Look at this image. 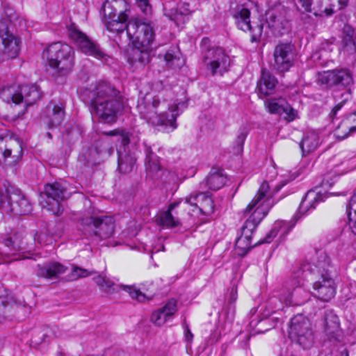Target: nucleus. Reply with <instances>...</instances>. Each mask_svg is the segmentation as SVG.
Segmentation results:
<instances>
[{"instance_id":"obj_1","label":"nucleus","mask_w":356,"mask_h":356,"mask_svg":"<svg viewBox=\"0 0 356 356\" xmlns=\"http://www.w3.org/2000/svg\"><path fill=\"white\" fill-rule=\"evenodd\" d=\"M277 181V179L264 180L257 195L245 209L244 214L248 218L235 243L236 248L241 250L238 254L244 255L252 248L251 241L254 231L274 205L272 200L273 195L286 184Z\"/></svg>"},{"instance_id":"obj_2","label":"nucleus","mask_w":356,"mask_h":356,"mask_svg":"<svg viewBox=\"0 0 356 356\" xmlns=\"http://www.w3.org/2000/svg\"><path fill=\"white\" fill-rule=\"evenodd\" d=\"M91 115L106 123L115 121L117 115L123 109L124 99L120 92L111 83L98 82L88 93Z\"/></svg>"},{"instance_id":"obj_3","label":"nucleus","mask_w":356,"mask_h":356,"mask_svg":"<svg viewBox=\"0 0 356 356\" xmlns=\"http://www.w3.org/2000/svg\"><path fill=\"white\" fill-rule=\"evenodd\" d=\"M138 111L140 116L154 127L164 131L175 130L176 119L179 115V104L170 105L161 101L159 96L147 94L138 101Z\"/></svg>"},{"instance_id":"obj_4","label":"nucleus","mask_w":356,"mask_h":356,"mask_svg":"<svg viewBox=\"0 0 356 356\" xmlns=\"http://www.w3.org/2000/svg\"><path fill=\"white\" fill-rule=\"evenodd\" d=\"M354 79L352 72L347 68H336L324 71L318 76V83L327 88L344 90L341 94V101L338 102L330 113L334 118L338 111L351 98L350 87L353 84Z\"/></svg>"},{"instance_id":"obj_5","label":"nucleus","mask_w":356,"mask_h":356,"mask_svg":"<svg viewBox=\"0 0 356 356\" xmlns=\"http://www.w3.org/2000/svg\"><path fill=\"white\" fill-rule=\"evenodd\" d=\"M355 191L354 186L349 183L338 181L335 179H322L321 183L316 186L314 190L309 191L302 201L300 206V211L309 207L314 209L315 204L323 201L326 194L335 195H345L347 193Z\"/></svg>"},{"instance_id":"obj_6","label":"nucleus","mask_w":356,"mask_h":356,"mask_svg":"<svg viewBox=\"0 0 356 356\" xmlns=\"http://www.w3.org/2000/svg\"><path fill=\"white\" fill-rule=\"evenodd\" d=\"M43 56L46 57L50 67L54 69L60 75L68 74L74 65V50L64 43L54 42L44 50Z\"/></svg>"},{"instance_id":"obj_7","label":"nucleus","mask_w":356,"mask_h":356,"mask_svg":"<svg viewBox=\"0 0 356 356\" xmlns=\"http://www.w3.org/2000/svg\"><path fill=\"white\" fill-rule=\"evenodd\" d=\"M40 97L41 92L35 84L8 86L0 93V99L3 102L8 104H23L24 108L34 104Z\"/></svg>"},{"instance_id":"obj_8","label":"nucleus","mask_w":356,"mask_h":356,"mask_svg":"<svg viewBox=\"0 0 356 356\" xmlns=\"http://www.w3.org/2000/svg\"><path fill=\"white\" fill-rule=\"evenodd\" d=\"M76 192L75 189L67 186L65 181L47 184L44 188L45 198L40 200V205L53 214L60 216L63 212L60 201L68 198Z\"/></svg>"},{"instance_id":"obj_9","label":"nucleus","mask_w":356,"mask_h":356,"mask_svg":"<svg viewBox=\"0 0 356 356\" xmlns=\"http://www.w3.org/2000/svg\"><path fill=\"white\" fill-rule=\"evenodd\" d=\"M83 234L92 241L98 242L113 236L115 224L108 216H89L81 220Z\"/></svg>"},{"instance_id":"obj_10","label":"nucleus","mask_w":356,"mask_h":356,"mask_svg":"<svg viewBox=\"0 0 356 356\" xmlns=\"http://www.w3.org/2000/svg\"><path fill=\"white\" fill-rule=\"evenodd\" d=\"M203 63L213 75L227 72L230 65V58L225 50L219 47H211V41L204 38L201 42Z\"/></svg>"},{"instance_id":"obj_11","label":"nucleus","mask_w":356,"mask_h":356,"mask_svg":"<svg viewBox=\"0 0 356 356\" xmlns=\"http://www.w3.org/2000/svg\"><path fill=\"white\" fill-rule=\"evenodd\" d=\"M23 156L22 141L8 133L0 135V163L15 166Z\"/></svg>"},{"instance_id":"obj_12","label":"nucleus","mask_w":356,"mask_h":356,"mask_svg":"<svg viewBox=\"0 0 356 356\" xmlns=\"http://www.w3.org/2000/svg\"><path fill=\"white\" fill-rule=\"evenodd\" d=\"M271 66L278 73H285L295 65L296 49L291 42H280L274 48Z\"/></svg>"},{"instance_id":"obj_13","label":"nucleus","mask_w":356,"mask_h":356,"mask_svg":"<svg viewBox=\"0 0 356 356\" xmlns=\"http://www.w3.org/2000/svg\"><path fill=\"white\" fill-rule=\"evenodd\" d=\"M289 334L305 349L310 348L313 346L314 336L311 322L302 314L291 319Z\"/></svg>"},{"instance_id":"obj_14","label":"nucleus","mask_w":356,"mask_h":356,"mask_svg":"<svg viewBox=\"0 0 356 356\" xmlns=\"http://www.w3.org/2000/svg\"><path fill=\"white\" fill-rule=\"evenodd\" d=\"M126 31L129 40L141 47H149L154 39V31L150 24L137 19L129 21Z\"/></svg>"},{"instance_id":"obj_15","label":"nucleus","mask_w":356,"mask_h":356,"mask_svg":"<svg viewBox=\"0 0 356 356\" xmlns=\"http://www.w3.org/2000/svg\"><path fill=\"white\" fill-rule=\"evenodd\" d=\"M68 35L85 54L92 56L97 59L106 60L107 55L100 49L99 45L80 31L74 24L67 26Z\"/></svg>"},{"instance_id":"obj_16","label":"nucleus","mask_w":356,"mask_h":356,"mask_svg":"<svg viewBox=\"0 0 356 356\" xmlns=\"http://www.w3.org/2000/svg\"><path fill=\"white\" fill-rule=\"evenodd\" d=\"M94 281L100 289L107 294H113L122 289L127 292L132 299L139 302H145L152 298L141 292L135 285H118L109 278L102 275L95 277Z\"/></svg>"},{"instance_id":"obj_17","label":"nucleus","mask_w":356,"mask_h":356,"mask_svg":"<svg viewBox=\"0 0 356 356\" xmlns=\"http://www.w3.org/2000/svg\"><path fill=\"white\" fill-rule=\"evenodd\" d=\"M26 249L16 234L5 239L3 247L0 248V264L31 258L26 253Z\"/></svg>"},{"instance_id":"obj_18","label":"nucleus","mask_w":356,"mask_h":356,"mask_svg":"<svg viewBox=\"0 0 356 356\" xmlns=\"http://www.w3.org/2000/svg\"><path fill=\"white\" fill-rule=\"evenodd\" d=\"M238 27L244 31H249L251 33V42L260 41L263 34L264 24L262 22L250 23V11L243 6H237L233 13Z\"/></svg>"},{"instance_id":"obj_19","label":"nucleus","mask_w":356,"mask_h":356,"mask_svg":"<svg viewBox=\"0 0 356 356\" xmlns=\"http://www.w3.org/2000/svg\"><path fill=\"white\" fill-rule=\"evenodd\" d=\"M287 10L282 6H277L266 13L268 28L275 36H281L289 31V23L286 18Z\"/></svg>"},{"instance_id":"obj_20","label":"nucleus","mask_w":356,"mask_h":356,"mask_svg":"<svg viewBox=\"0 0 356 356\" xmlns=\"http://www.w3.org/2000/svg\"><path fill=\"white\" fill-rule=\"evenodd\" d=\"M122 145L118 149V170L122 175H127L135 168L136 158L129 147V134L122 130L119 131Z\"/></svg>"},{"instance_id":"obj_21","label":"nucleus","mask_w":356,"mask_h":356,"mask_svg":"<svg viewBox=\"0 0 356 356\" xmlns=\"http://www.w3.org/2000/svg\"><path fill=\"white\" fill-rule=\"evenodd\" d=\"M330 266V259L328 255L325 252H321L316 258L312 259L311 262L304 263L300 269L297 272V277L300 276V273L303 278H306L307 274L318 275L320 277L330 276L328 268Z\"/></svg>"},{"instance_id":"obj_22","label":"nucleus","mask_w":356,"mask_h":356,"mask_svg":"<svg viewBox=\"0 0 356 356\" xmlns=\"http://www.w3.org/2000/svg\"><path fill=\"white\" fill-rule=\"evenodd\" d=\"M299 2L306 12L313 13L316 16L332 15L337 3L341 5L339 8L343 6L342 0H299Z\"/></svg>"},{"instance_id":"obj_23","label":"nucleus","mask_w":356,"mask_h":356,"mask_svg":"<svg viewBox=\"0 0 356 356\" xmlns=\"http://www.w3.org/2000/svg\"><path fill=\"white\" fill-rule=\"evenodd\" d=\"M9 193L8 207L15 214L26 215L32 210L31 204L28 197L19 188L11 187L7 191Z\"/></svg>"},{"instance_id":"obj_24","label":"nucleus","mask_w":356,"mask_h":356,"mask_svg":"<svg viewBox=\"0 0 356 356\" xmlns=\"http://www.w3.org/2000/svg\"><path fill=\"white\" fill-rule=\"evenodd\" d=\"M19 38L8 32L1 36L0 44V63L16 58L20 51Z\"/></svg>"},{"instance_id":"obj_25","label":"nucleus","mask_w":356,"mask_h":356,"mask_svg":"<svg viewBox=\"0 0 356 356\" xmlns=\"http://www.w3.org/2000/svg\"><path fill=\"white\" fill-rule=\"evenodd\" d=\"M314 296L318 299L328 302L334 297L336 285L330 276L319 277L318 280L313 284Z\"/></svg>"},{"instance_id":"obj_26","label":"nucleus","mask_w":356,"mask_h":356,"mask_svg":"<svg viewBox=\"0 0 356 356\" xmlns=\"http://www.w3.org/2000/svg\"><path fill=\"white\" fill-rule=\"evenodd\" d=\"M186 202L197 207L201 213L210 216L214 211V204L212 198L204 193L186 197Z\"/></svg>"},{"instance_id":"obj_27","label":"nucleus","mask_w":356,"mask_h":356,"mask_svg":"<svg viewBox=\"0 0 356 356\" xmlns=\"http://www.w3.org/2000/svg\"><path fill=\"white\" fill-rule=\"evenodd\" d=\"M299 280L298 284L299 286L293 288L291 291H289L287 296H282L281 300L284 301L289 306H298L305 303L309 298L310 293L305 289L301 287L303 284V280Z\"/></svg>"},{"instance_id":"obj_28","label":"nucleus","mask_w":356,"mask_h":356,"mask_svg":"<svg viewBox=\"0 0 356 356\" xmlns=\"http://www.w3.org/2000/svg\"><path fill=\"white\" fill-rule=\"evenodd\" d=\"M145 152L146 155L145 165L147 176H168V175L166 174L168 171L161 168L159 157L152 152L151 147L145 146Z\"/></svg>"},{"instance_id":"obj_29","label":"nucleus","mask_w":356,"mask_h":356,"mask_svg":"<svg viewBox=\"0 0 356 356\" xmlns=\"http://www.w3.org/2000/svg\"><path fill=\"white\" fill-rule=\"evenodd\" d=\"M277 83V79L268 71L263 69L257 86L259 97L263 98L272 94Z\"/></svg>"},{"instance_id":"obj_30","label":"nucleus","mask_w":356,"mask_h":356,"mask_svg":"<svg viewBox=\"0 0 356 356\" xmlns=\"http://www.w3.org/2000/svg\"><path fill=\"white\" fill-rule=\"evenodd\" d=\"M67 268L63 264L57 262L51 263L44 266L38 265L37 266L36 274L38 276L53 279L57 278L60 275L64 274Z\"/></svg>"},{"instance_id":"obj_31","label":"nucleus","mask_w":356,"mask_h":356,"mask_svg":"<svg viewBox=\"0 0 356 356\" xmlns=\"http://www.w3.org/2000/svg\"><path fill=\"white\" fill-rule=\"evenodd\" d=\"M150 59L148 47L142 48L138 47L132 49L128 57V62L136 67H142L148 64Z\"/></svg>"},{"instance_id":"obj_32","label":"nucleus","mask_w":356,"mask_h":356,"mask_svg":"<svg viewBox=\"0 0 356 356\" xmlns=\"http://www.w3.org/2000/svg\"><path fill=\"white\" fill-rule=\"evenodd\" d=\"M179 204V202L170 204L167 211L161 212L159 215L157 221L161 225L167 228H173L180 225V220L172 213V211Z\"/></svg>"},{"instance_id":"obj_33","label":"nucleus","mask_w":356,"mask_h":356,"mask_svg":"<svg viewBox=\"0 0 356 356\" xmlns=\"http://www.w3.org/2000/svg\"><path fill=\"white\" fill-rule=\"evenodd\" d=\"M319 145L318 135L314 132H308L302 138L300 143V147L302 149V155L306 156L314 152Z\"/></svg>"},{"instance_id":"obj_34","label":"nucleus","mask_w":356,"mask_h":356,"mask_svg":"<svg viewBox=\"0 0 356 356\" xmlns=\"http://www.w3.org/2000/svg\"><path fill=\"white\" fill-rule=\"evenodd\" d=\"M111 9H115L121 15H128L129 5L126 0H107L103 6L104 15H110Z\"/></svg>"},{"instance_id":"obj_35","label":"nucleus","mask_w":356,"mask_h":356,"mask_svg":"<svg viewBox=\"0 0 356 356\" xmlns=\"http://www.w3.org/2000/svg\"><path fill=\"white\" fill-rule=\"evenodd\" d=\"M294 226V224L286 221H277L273 229L266 236L261 243H269L280 232L282 235L286 234Z\"/></svg>"},{"instance_id":"obj_36","label":"nucleus","mask_w":356,"mask_h":356,"mask_svg":"<svg viewBox=\"0 0 356 356\" xmlns=\"http://www.w3.org/2000/svg\"><path fill=\"white\" fill-rule=\"evenodd\" d=\"M354 30L349 26L343 29L342 48L348 54L356 53V44L353 39Z\"/></svg>"},{"instance_id":"obj_37","label":"nucleus","mask_w":356,"mask_h":356,"mask_svg":"<svg viewBox=\"0 0 356 356\" xmlns=\"http://www.w3.org/2000/svg\"><path fill=\"white\" fill-rule=\"evenodd\" d=\"M324 331L330 339L337 337L339 332V321L337 316L332 313L326 314Z\"/></svg>"},{"instance_id":"obj_38","label":"nucleus","mask_w":356,"mask_h":356,"mask_svg":"<svg viewBox=\"0 0 356 356\" xmlns=\"http://www.w3.org/2000/svg\"><path fill=\"white\" fill-rule=\"evenodd\" d=\"M188 7V4L183 3L179 4L175 10H170L166 12L165 15L179 26L180 23L184 22L185 16L189 13Z\"/></svg>"},{"instance_id":"obj_39","label":"nucleus","mask_w":356,"mask_h":356,"mask_svg":"<svg viewBox=\"0 0 356 356\" xmlns=\"http://www.w3.org/2000/svg\"><path fill=\"white\" fill-rule=\"evenodd\" d=\"M65 112L62 104L54 105L51 114L49 115L48 127L53 128L60 125L64 119Z\"/></svg>"},{"instance_id":"obj_40","label":"nucleus","mask_w":356,"mask_h":356,"mask_svg":"<svg viewBox=\"0 0 356 356\" xmlns=\"http://www.w3.org/2000/svg\"><path fill=\"white\" fill-rule=\"evenodd\" d=\"M356 131V126H350L348 120H342L335 128L334 136L339 140L346 138L350 133Z\"/></svg>"},{"instance_id":"obj_41","label":"nucleus","mask_w":356,"mask_h":356,"mask_svg":"<svg viewBox=\"0 0 356 356\" xmlns=\"http://www.w3.org/2000/svg\"><path fill=\"white\" fill-rule=\"evenodd\" d=\"M286 101L283 98L268 99L265 101V106L269 113L272 114H282V111L285 105Z\"/></svg>"},{"instance_id":"obj_42","label":"nucleus","mask_w":356,"mask_h":356,"mask_svg":"<svg viewBox=\"0 0 356 356\" xmlns=\"http://www.w3.org/2000/svg\"><path fill=\"white\" fill-rule=\"evenodd\" d=\"M127 20L122 19H112L104 20L106 29L111 32L122 33L126 30Z\"/></svg>"},{"instance_id":"obj_43","label":"nucleus","mask_w":356,"mask_h":356,"mask_svg":"<svg viewBox=\"0 0 356 356\" xmlns=\"http://www.w3.org/2000/svg\"><path fill=\"white\" fill-rule=\"evenodd\" d=\"M164 59L166 62V65L172 68H179L184 64V61L179 55L172 51L165 53Z\"/></svg>"},{"instance_id":"obj_44","label":"nucleus","mask_w":356,"mask_h":356,"mask_svg":"<svg viewBox=\"0 0 356 356\" xmlns=\"http://www.w3.org/2000/svg\"><path fill=\"white\" fill-rule=\"evenodd\" d=\"M348 218L351 230L356 235V195L352 197L350 200Z\"/></svg>"},{"instance_id":"obj_45","label":"nucleus","mask_w":356,"mask_h":356,"mask_svg":"<svg viewBox=\"0 0 356 356\" xmlns=\"http://www.w3.org/2000/svg\"><path fill=\"white\" fill-rule=\"evenodd\" d=\"M248 136L245 129H240L238 136L234 143V150L236 154H241L243 150V145Z\"/></svg>"},{"instance_id":"obj_46","label":"nucleus","mask_w":356,"mask_h":356,"mask_svg":"<svg viewBox=\"0 0 356 356\" xmlns=\"http://www.w3.org/2000/svg\"><path fill=\"white\" fill-rule=\"evenodd\" d=\"M161 310L163 312L168 319L172 317L177 311V300L175 299L168 300L166 304L162 308H161Z\"/></svg>"},{"instance_id":"obj_47","label":"nucleus","mask_w":356,"mask_h":356,"mask_svg":"<svg viewBox=\"0 0 356 356\" xmlns=\"http://www.w3.org/2000/svg\"><path fill=\"white\" fill-rule=\"evenodd\" d=\"M91 275L86 269H83L79 267H74L70 274L67 275L68 281H74L81 277H86Z\"/></svg>"},{"instance_id":"obj_48","label":"nucleus","mask_w":356,"mask_h":356,"mask_svg":"<svg viewBox=\"0 0 356 356\" xmlns=\"http://www.w3.org/2000/svg\"><path fill=\"white\" fill-rule=\"evenodd\" d=\"M168 320V318L165 316L161 309L154 311L150 317L151 322L157 326L163 325Z\"/></svg>"},{"instance_id":"obj_49","label":"nucleus","mask_w":356,"mask_h":356,"mask_svg":"<svg viewBox=\"0 0 356 356\" xmlns=\"http://www.w3.org/2000/svg\"><path fill=\"white\" fill-rule=\"evenodd\" d=\"M34 241L40 245H45L51 241V237L45 232H40L35 233Z\"/></svg>"},{"instance_id":"obj_50","label":"nucleus","mask_w":356,"mask_h":356,"mask_svg":"<svg viewBox=\"0 0 356 356\" xmlns=\"http://www.w3.org/2000/svg\"><path fill=\"white\" fill-rule=\"evenodd\" d=\"M282 113L286 114L285 119L288 121H293L297 117V111L292 108L286 102L284 106Z\"/></svg>"},{"instance_id":"obj_51","label":"nucleus","mask_w":356,"mask_h":356,"mask_svg":"<svg viewBox=\"0 0 356 356\" xmlns=\"http://www.w3.org/2000/svg\"><path fill=\"white\" fill-rule=\"evenodd\" d=\"M12 186H8L6 188L0 187V207L8 206V202L9 201V193L7 192L8 190L11 189Z\"/></svg>"},{"instance_id":"obj_52","label":"nucleus","mask_w":356,"mask_h":356,"mask_svg":"<svg viewBox=\"0 0 356 356\" xmlns=\"http://www.w3.org/2000/svg\"><path fill=\"white\" fill-rule=\"evenodd\" d=\"M138 6L145 14L149 15L152 12V7L149 0H136Z\"/></svg>"},{"instance_id":"obj_53","label":"nucleus","mask_w":356,"mask_h":356,"mask_svg":"<svg viewBox=\"0 0 356 356\" xmlns=\"http://www.w3.org/2000/svg\"><path fill=\"white\" fill-rule=\"evenodd\" d=\"M223 179H207L206 184L213 191L220 189L225 184Z\"/></svg>"},{"instance_id":"obj_54","label":"nucleus","mask_w":356,"mask_h":356,"mask_svg":"<svg viewBox=\"0 0 356 356\" xmlns=\"http://www.w3.org/2000/svg\"><path fill=\"white\" fill-rule=\"evenodd\" d=\"M110 15H104V20L112 19H122V20H127L128 15H121L120 13L115 12V9H111Z\"/></svg>"},{"instance_id":"obj_55","label":"nucleus","mask_w":356,"mask_h":356,"mask_svg":"<svg viewBox=\"0 0 356 356\" xmlns=\"http://www.w3.org/2000/svg\"><path fill=\"white\" fill-rule=\"evenodd\" d=\"M224 170L220 167H213L209 172V178H222Z\"/></svg>"},{"instance_id":"obj_56","label":"nucleus","mask_w":356,"mask_h":356,"mask_svg":"<svg viewBox=\"0 0 356 356\" xmlns=\"http://www.w3.org/2000/svg\"><path fill=\"white\" fill-rule=\"evenodd\" d=\"M193 337V334L191 332L188 325L186 326L185 329V338L187 341H191Z\"/></svg>"},{"instance_id":"obj_57","label":"nucleus","mask_w":356,"mask_h":356,"mask_svg":"<svg viewBox=\"0 0 356 356\" xmlns=\"http://www.w3.org/2000/svg\"><path fill=\"white\" fill-rule=\"evenodd\" d=\"M236 292L235 293H233V291L232 292V298L233 299V300H236Z\"/></svg>"},{"instance_id":"obj_58","label":"nucleus","mask_w":356,"mask_h":356,"mask_svg":"<svg viewBox=\"0 0 356 356\" xmlns=\"http://www.w3.org/2000/svg\"><path fill=\"white\" fill-rule=\"evenodd\" d=\"M115 131H111L108 135H111V136H113V135H115Z\"/></svg>"},{"instance_id":"obj_59","label":"nucleus","mask_w":356,"mask_h":356,"mask_svg":"<svg viewBox=\"0 0 356 356\" xmlns=\"http://www.w3.org/2000/svg\"><path fill=\"white\" fill-rule=\"evenodd\" d=\"M47 135L48 138H52V136H51V133L47 132Z\"/></svg>"},{"instance_id":"obj_60","label":"nucleus","mask_w":356,"mask_h":356,"mask_svg":"<svg viewBox=\"0 0 356 356\" xmlns=\"http://www.w3.org/2000/svg\"><path fill=\"white\" fill-rule=\"evenodd\" d=\"M2 347H3V345L1 343V340L0 339V350L2 348Z\"/></svg>"},{"instance_id":"obj_61","label":"nucleus","mask_w":356,"mask_h":356,"mask_svg":"<svg viewBox=\"0 0 356 356\" xmlns=\"http://www.w3.org/2000/svg\"><path fill=\"white\" fill-rule=\"evenodd\" d=\"M87 170H88V171H90V168H89V167H87Z\"/></svg>"},{"instance_id":"obj_62","label":"nucleus","mask_w":356,"mask_h":356,"mask_svg":"<svg viewBox=\"0 0 356 356\" xmlns=\"http://www.w3.org/2000/svg\"><path fill=\"white\" fill-rule=\"evenodd\" d=\"M20 113H23V112H18V115L20 114Z\"/></svg>"},{"instance_id":"obj_63","label":"nucleus","mask_w":356,"mask_h":356,"mask_svg":"<svg viewBox=\"0 0 356 356\" xmlns=\"http://www.w3.org/2000/svg\"><path fill=\"white\" fill-rule=\"evenodd\" d=\"M344 356H348V354L346 353Z\"/></svg>"},{"instance_id":"obj_64","label":"nucleus","mask_w":356,"mask_h":356,"mask_svg":"<svg viewBox=\"0 0 356 356\" xmlns=\"http://www.w3.org/2000/svg\"><path fill=\"white\" fill-rule=\"evenodd\" d=\"M162 248H163V250H165V247L163 245Z\"/></svg>"}]
</instances>
